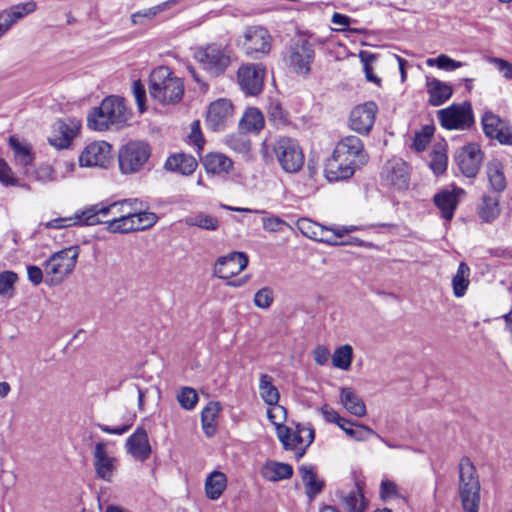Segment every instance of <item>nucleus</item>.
I'll return each instance as SVG.
<instances>
[{
    "mask_svg": "<svg viewBox=\"0 0 512 512\" xmlns=\"http://www.w3.org/2000/svg\"><path fill=\"white\" fill-rule=\"evenodd\" d=\"M380 498L383 501H387L391 498H402L398 485L388 479L382 480L380 484Z\"/></svg>",
    "mask_w": 512,
    "mask_h": 512,
    "instance_id": "obj_56",
    "label": "nucleus"
},
{
    "mask_svg": "<svg viewBox=\"0 0 512 512\" xmlns=\"http://www.w3.org/2000/svg\"><path fill=\"white\" fill-rule=\"evenodd\" d=\"M274 300L273 290L270 287H263L258 290L254 296V304L258 308L267 309Z\"/></svg>",
    "mask_w": 512,
    "mask_h": 512,
    "instance_id": "obj_58",
    "label": "nucleus"
},
{
    "mask_svg": "<svg viewBox=\"0 0 512 512\" xmlns=\"http://www.w3.org/2000/svg\"><path fill=\"white\" fill-rule=\"evenodd\" d=\"M340 402L349 413L357 417H362L366 414L365 403L352 388L345 387L341 389Z\"/></svg>",
    "mask_w": 512,
    "mask_h": 512,
    "instance_id": "obj_37",
    "label": "nucleus"
},
{
    "mask_svg": "<svg viewBox=\"0 0 512 512\" xmlns=\"http://www.w3.org/2000/svg\"><path fill=\"white\" fill-rule=\"evenodd\" d=\"M236 43L246 55L259 58V55H266L270 52L272 37L262 26H249L237 38Z\"/></svg>",
    "mask_w": 512,
    "mask_h": 512,
    "instance_id": "obj_6",
    "label": "nucleus"
},
{
    "mask_svg": "<svg viewBox=\"0 0 512 512\" xmlns=\"http://www.w3.org/2000/svg\"><path fill=\"white\" fill-rule=\"evenodd\" d=\"M381 181L383 185L398 191L408 189L410 173L407 163L400 158L388 160L382 168Z\"/></svg>",
    "mask_w": 512,
    "mask_h": 512,
    "instance_id": "obj_9",
    "label": "nucleus"
},
{
    "mask_svg": "<svg viewBox=\"0 0 512 512\" xmlns=\"http://www.w3.org/2000/svg\"><path fill=\"white\" fill-rule=\"evenodd\" d=\"M488 62L493 64L499 73L506 79L512 80V63L498 57H489Z\"/></svg>",
    "mask_w": 512,
    "mask_h": 512,
    "instance_id": "obj_62",
    "label": "nucleus"
},
{
    "mask_svg": "<svg viewBox=\"0 0 512 512\" xmlns=\"http://www.w3.org/2000/svg\"><path fill=\"white\" fill-rule=\"evenodd\" d=\"M9 145L13 150L16 164L24 168L25 175L29 176L34 161L31 145L26 141L19 140L16 136L9 138Z\"/></svg>",
    "mask_w": 512,
    "mask_h": 512,
    "instance_id": "obj_27",
    "label": "nucleus"
},
{
    "mask_svg": "<svg viewBox=\"0 0 512 512\" xmlns=\"http://www.w3.org/2000/svg\"><path fill=\"white\" fill-rule=\"evenodd\" d=\"M183 221L189 227H197L207 231H216L220 226L218 217L203 211L193 212L187 215Z\"/></svg>",
    "mask_w": 512,
    "mask_h": 512,
    "instance_id": "obj_36",
    "label": "nucleus"
},
{
    "mask_svg": "<svg viewBox=\"0 0 512 512\" xmlns=\"http://www.w3.org/2000/svg\"><path fill=\"white\" fill-rule=\"evenodd\" d=\"M111 145L105 141L90 143L79 157L81 166L105 168L112 159Z\"/></svg>",
    "mask_w": 512,
    "mask_h": 512,
    "instance_id": "obj_18",
    "label": "nucleus"
},
{
    "mask_svg": "<svg viewBox=\"0 0 512 512\" xmlns=\"http://www.w3.org/2000/svg\"><path fill=\"white\" fill-rule=\"evenodd\" d=\"M259 390L262 400L267 405H275L279 402L280 394L278 389L272 383V377L268 374H261L259 380Z\"/></svg>",
    "mask_w": 512,
    "mask_h": 512,
    "instance_id": "obj_47",
    "label": "nucleus"
},
{
    "mask_svg": "<svg viewBox=\"0 0 512 512\" xmlns=\"http://www.w3.org/2000/svg\"><path fill=\"white\" fill-rule=\"evenodd\" d=\"M219 412L220 406L217 402H209L201 412L202 429L207 437L216 433Z\"/></svg>",
    "mask_w": 512,
    "mask_h": 512,
    "instance_id": "obj_41",
    "label": "nucleus"
},
{
    "mask_svg": "<svg viewBox=\"0 0 512 512\" xmlns=\"http://www.w3.org/2000/svg\"><path fill=\"white\" fill-rule=\"evenodd\" d=\"M132 93L134 95L138 111L144 113L146 111L145 100L146 91L145 87L140 80H135L132 84Z\"/></svg>",
    "mask_w": 512,
    "mask_h": 512,
    "instance_id": "obj_60",
    "label": "nucleus"
},
{
    "mask_svg": "<svg viewBox=\"0 0 512 512\" xmlns=\"http://www.w3.org/2000/svg\"><path fill=\"white\" fill-rule=\"evenodd\" d=\"M248 265V257L243 252H232L219 257L214 266V275L221 279H229L241 273Z\"/></svg>",
    "mask_w": 512,
    "mask_h": 512,
    "instance_id": "obj_19",
    "label": "nucleus"
},
{
    "mask_svg": "<svg viewBox=\"0 0 512 512\" xmlns=\"http://www.w3.org/2000/svg\"><path fill=\"white\" fill-rule=\"evenodd\" d=\"M18 276L13 271H4L0 273V296L12 298L15 293V283Z\"/></svg>",
    "mask_w": 512,
    "mask_h": 512,
    "instance_id": "obj_50",
    "label": "nucleus"
},
{
    "mask_svg": "<svg viewBox=\"0 0 512 512\" xmlns=\"http://www.w3.org/2000/svg\"><path fill=\"white\" fill-rule=\"evenodd\" d=\"M261 475L267 481L277 482L291 478L293 475V467L287 463L268 461L262 467Z\"/></svg>",
    "mask_w": 512,
    "mask_h": 512,
    "instance_id": "obj_33",
    "label": "nucleus"
},
{
    "mask_svg": "<svg viewBox=\"0 0 512 512\" xmlns=\"http://www.w3.org/2000/svg\"><path fill=\"white\" fill-rule=\"evenodd\" d=\"M358 167L354 162L345 161L332 154L325 165V176L329 182H337L351 178Z\"/></svg>",
    "mask_w": 512,
    "mask_h": 512,
    "instance_id": "obj_23",
    "label": "nucleus"
},
{
    "mask_svg": "<svg viewBox=\"0 0 512 512\" xmlns=\"http://www.w3.org/2000/svg\"><path fill=\"white\" fill-rule=\"evenodd\" d=\"M470 268L465 262L458 266L456 274L452 278V287L455 297H463L469 287Z\"/></svg>",
    "mask_w": 512,
    "mask_h": 512,
    "instance_id": "obj_45",
    "label": "nucleus"
},
{
    "mask_svg": "<svg viewBox=\"0 0 512 512\" xmlns=\"http://www.w3.org/2000/svg\"><path fill=\"white\" fill-rule=\"evenodd\" d=\"M484 134L490 138L497 140L503 145H512V126L508 120L500 118L491 111H486L482 118Z\"/></svg>",
    "mask_w": 512,
    "mask_h": 512,
    "instance_id": "obj_13",
    "label": "nucleus"
},
{
    "mask_svg": "<svg viewBox=\"0 0 512 512\" xmlns=\"http://www.w3.org/2000/svg\"><path fill=\"white\" fill-rule=\"evenodd\" d=\"M441 126L447 130H467L474 125V114L470 102L452 104L437 112Z\"/></svg>",
    "mask_w": 512,
    "mask_h": 512,
    "instance_id": "obj_8",
    "label": "nucleus"
},
{
    "mask_svg": "<svg viewBox=\"0 0 512 512\" xmlns=\"http://www.w3.org/2000/svg\"><path fill=\"white\" fill-rule=\"evenodd\" d=\"M131 116L125 99L111 95L104 98L99 107L91 110L87 117V125L95 131L120 130L128 125Z\"/></svg>",
    "mask_w": 512,
    "mask_h": 512,
    "instance_id": "obj_1",
    "label": "nucleus"
},
{
    "mask_svg": "<svg viewBox=\"0 0 512 512\" xmlns=\"http://www.w3.org/2000/svg\"><path fill=\"white\" fill-rule=\"evenodd\" d=\"M117 415L119 416L121 423L116 427H110L105 424H98V428L107 434L114 435H123L125 434L133 425L135 420V414L133 412L128 411L125 408H120L117 410Z\"/></svg>",
    "mask_w": 512,
    "mask_h": 512,
    "instance_id": "obj_42",
    "label": "nucleus"
},
{
    "mask_svg": "<svg viewBox=\"0 0 512 512\" xmlns=\"http://www.w3.org/2000/svg\"><path fill=\"white\" fill-rule=\"evenodd\" d=\"M434 134V127L426 125L422 129L415 133L413 140V147L416 151H424L431 141Z\"/></svg>",
    "mask_w": 512,
    "mask_h": 512,
    "instance_id": "obj_51",
    "label": "nucleus"
},
{
    "mask_svg": "<svg viewBox=\"0 0 512 512\" xmlns=\"http://www.w3.org/2000/svg\"><path fill=\"white\" fill-rule=\"evenodd\" d=\"M93 466L98 478L112 482L118 469V459L110 454L108 442L99 441L93 450Z\"/></svg>",
    "mask_w": 512,
    "mask_h": 512,
    "instance_id": "obj_11",
    "label": "nucleus"
},
{
    "mask_svg": "<svg viewBox=\"0 0 512 512\" xmlns=\"http://www.w3.org/2000/svg\"><path fill=\"white\" fill-rule=\"evenodd\" d=\"M426 87L429 95L428 103L431 106L437 107L444 104L453 94V88L450 84L436 78H427Z\"/></svg>",
    "mask_w": 512,
    "mask_h": 512,
    "instance_id": "obj_29",
    "label": "nucleus"
},
{
    "mask_svg": "<svg viewBox=\"0 0 512 512\" xmlns=\"http://www.w3.org/2000/svg\"><path fill=\"white\" fill-rule=\"evenodd\" d=\"M314 55V47L309 41H298L290 49L289 64L297 73L308 74Z\"/></svg>",
    "mask_w": 512,
    "mask_h": 512,
    "instance_id": "obj_20",
    "label": "nucleus"
},
{
    "mask_svg": "<svg viewBox=\"0 0 512 512\" xmlns=\"http://www.w3.org/2000/svg\"><path fill=\"white\" fill-rule=\"evenodd\" d=\"M269 120L275 126H285L288 124V113L282 108L279 102H271L268 107Z\"/></svg>",
    "mask_w": 512,
    "mask_h": 512,
    "instance_id": "obj_53",
    "label": "nucleus"
},
{
    "mask_svg": "<svg viewBox=\"0 0 512 512\" xmlns=\"http://www.w3.org/2000/svg\"><path fill=\"white\" fill-rule=\"evenodd\" d=\"M299 474L305 486L307 497L312 500L324 488V480L317 478L316 468L313 465H302L299 467Z\"/></svg>",
    "mask_w": 512,
    "mask_h": 512,
    "instance_id": "obj_31",
    "label": "nucleus"
},
{
    "mask_svg": "<svg viewBox=\"0 0 512 512\" xmlns=\"http://www.w3.org/2000/svg\"><path fill=\"white\" fill-rule=\"evenodd\" d=\"M203 165L208 173H228L233 168L232 160L222 153H209L203 159Z\"/></svg>",
    "mask_w": 512,
    "mask_h": 512,
    "instance_id": "obj_39",
    "label": "nucleus"
},
{
    "mask_svg": "<svg viewBox=\"0 0 512 512\" xmlns=\"http://www.w3.org/2000/svg\"><path fill=\"white\" fill-rule=\"evenodd\" d=\"M435 206L441 211L442 217L450 221L458 205V197L455 191L442 190L433 198Z\"/></svg>",
    "mask_w": 512,
    "mask_h": 512,
    "instance_id": "obj_34",
    "label": "nucleus"
},
{
    "mask_svg": "<svg viewBox=\"0 0 512 512\" xmlns=\"http://www.w3.org/2000/svg\"><path fill=\"white\" fill-rule=\"evenodd\" d=\"M299 230L301 233L310 238V239H316L317 233L319 231L320 225L310 221L309 219L302 218L297 223Z\"/></svg>",
    "mask_w": 512,
    "mask_h": 512,
    "instance_id": "obj_63",
    "label": "nucleus"
},
{
    "mask_svg": "<svg viewBox=\"0 0 512 512\" xmlns=\"http://www.w3.org/2000/svg\"><path fill=\"white\" fill-rule=\"evenodd\" d=\"M125 447L127 452L139 461H145L151 454L148 436L143 429H137L129 436Z\"/></svg>",
    "mask_w": 512,
    "mask_h": 512,
    "instance_id": "obj_26",
    "label": "nucleus"
},
{
    "mask_svg": "<svg viewBox=\"0 0 512 512\" xmlns=\"http://www.w3.org/2000/svg\"><path fill=\"white\" fill-rule=\"evenodd\" d=\"M263 229L268 232H281L283 227L290 225L283 219L275 215H268L262 218Z\"/></svg>",
    "mask_w": 512,
    "mask_h": 512,
    "instance_id": "obj_57",
    "label": "nucleus"
},
{
    "mask_svg": "<svg viewBox=\"0 0 512 512\" xmlns=\"http://www.w3.org/2000/svg\"><path fill=\"white\" fill-rule=\"evenodd\" d=\"M129 218L123 222L126 226L122 228L124 233L148 229L158 221V216L155 213L141 211L137 205L133 206V213Z\"/></svg>",
    "mask_w": 512,
    "mask_h": 512,
    "instance_id": "obj_28",
    "label": "nucleus"
},
{
    "mask_svg": "<svg viewBox=\"0 0 512 512\" xmlns=\"http://www.w3.org/2000/svg\"><path fill=\"white\" fill-rule=\"evenodd\" d=\"M0 182L6 186H23L21 185L19 180L13 176V172L6 161L0 158Z\"/></svg>",
    "mask_w": 512,
    "mask_h": 512,
    "instance_id": "obj_59",
    "label": "nucleus"
},
{
    "mask_svg": "<svg viewBox=\"0 0 512 512\" xmlns=\"http://www.w3.org/2000/svg\"><path fill=\"white\" fill-rule=\"evenodd\" d=\"M137 199H123L112 203H104L103 217L112 216V219L106 221L107 230L110 233H124L122 230L123 222L130 219L129 216L133 213V206L138 205Z\"/></svg>",
    "mask_w": 512,
    "mask_h": 512,
    "instance_id": "obj_10",
    "label": "nucleus"
},
{
    "mask_svg": "<svg viewBox=\"0 0 512 512\" xmlns=\"http://www.w3.org/2000/svg\"><path fill=\"white\" fill-rule=\"evenodd\" d=\"M151 155L149 145L142 141H130L118 152L119 169L123 174H133L142 169Z\"/></svg>",
    "mask_w": 512,
    "mask_h": 512,
    "instance_id": "obj_5",
    "label": "nucleus"
},
{
    "mask_svg": "<svg viewBox=\"0 0 512 512\" xmlns=\"http://www.w3.org/2000/svg\"><path fill=\"white\" fill-rule=\"evenodd\" d=\"M166 71L167 74L162 80V105L177 104L184 95L183 79L174 76L169 68L162 66V72Z\"/></svg>",
    "mask_w": 512,
    "mask_h": 512,
    "instance_id": "obj_22",
    "label": "nucleus"
},
{
    "mask_svg": "<svg viewBox=\"0 0 512 512\" xmlns=\"http://www.w3.org/2000/svg\"><path fill=\"white\" fill-rule=\"evenodd\" d=\"M265 69L261 64H244L237 71V82L246 95H258L263 89Z\"/></svg>",
    "mask_w": 512,
    "mask_h": 512,
    "instance_id": "obj_14",
    "label": "nucleus"
},
{
    "mask_svg": "<svg viewBox=\"0 0 512 512\" xmlns=\"http://www.w3.org/2000/svg\"><path fill=\"white\" fill-rule=\"evenodd\" d=\"M198 167L196 158L183 152L173 153L166 159L164 168L182 176L192 175Z\"/></svg>",
    "mask_w": 512,
    "mask_h": 512,
    "instance_id": "obj_25",
    "label": "nucleus"
},
{
    "mask_svg": "<svg viewBox=\"0 0 512 512\" xmlns=\"http://www.w3.org/2000/svg\"><path fill=\"white\" fill-rule=\"evenodd\" d=\"M276 158L287 173H296L304 165V153L297 140L290 137H280L273 145Z\"/></svg>",
    "mask_w": 512,
    "mask_h": 512,
    "instance_id": "obj_7",
    "label": "nucleus"
},
{
    "mask_svg": "<svg viewBox=\"0 0 512 512\" xmlns=\"http://www.w3.org/2000/svg\"><path fill=\"white\" fill-rule=\"evenodd\" d=\"M479 491L480 483L475 467L468 457H463L459 463V493L466 512H478Z\"/></svg>",
    "mask_w": 512,
    "mask_h": 512,
    "instance_id": "obj_3",
    "label": "nucleus"
},
{
    "mask_svg": "<svg viewBox=\"0 0 512 512\" xmlns=\"http://www.w3.org/2000/svg\"><path fill=\"white\" fill-rule=\"evenodd\" d=\"M188 142L190 145H193L197 148L198 152H200L205 144V139L201 132L200 121L194 120L190 125V133L188 135Z\"/></svg>",
    "mask_w": 512,
    "mask_h": 512,
    "instance_id": "obj_55",
    "label": "nucleus"
},
{
    "mask_svg": "<svg viewBox=\"0 0 512 512\" xmlns=\"http://www.w3.org/2000/svg\"><path fill=\"white\" fill-rule=\"evenodd\" d=\"M37 8L35 1L20 3L0 13V37L20 19L34 12Z\"/></svg>",
    "mask_w": 512,
    "mask_h": 512,
    "instance_id": "obj_24",
    "label": "nucleus"
},
{
    "mask_svg": "<svg viewBox=\"0 0 512 512\" xmlns=\"http://www.w3.org/2000/svg\"><path fill=\"white\" fill-rule=\"evenodd\" d=\"M377 111L374 102L356 106L350 112L349 127L361 135H368L373 128Z\"/></svg>",
    "mask_w": 512,
    "mask_h": 512,
    "instance_id": "obj_17",
    "label": "nucleus"
},
{
    "mask_svg": "<svg viewBox=\"0 0 512 512\" xmlns=\"http://www.w3.org/2000/svg\"><path fill=\"white\" fill-rule=\"evenodd\" d=\"M104 202L85 207L72 216L73 224L80 226H93L101 223L99 216H103Z\"/></svg>",
    "mask_w": 512,
    "mask_h": 512,
    "instance_id": "obj_32",
    "label": "nucleus"
},
{
    "mask_svg": "<svg viewBox=\"0 0 512 512\" xmlns=\"http://www.w3.org/2000/svg\"><path fill=\"white\" fill-rule=\"evenodd\" d=\"M333 153L345 161L354 162L357 167L363 166L368 161L362 140L354 135L343 137L336 144Z\"/></svg>",
    "mask_w": 512,
    "mask_h": 512,
    "instance_id": "obj_15",
    "label": "nucleus"
},
{
    "mask_svg": "<svg viewBox=\"0 0 512 512\" xmlns=\"http://www.w3.org/2000/svg\"><path fill=\"white\" fill-rule=\"evenodd\" d=\"M429 166L436 175L444 173L447 169V155L442 146L435 147L430 153Z\"/></svg>",
    "mask_w": 512,
    "mask_h": 512,
    "instance_id": "obj_49",
    "label": "nucleus"
},
{
    "mask_svg": "<svg viewBox=\"0 0 512 512\" xmlns=\"http://www.w3.org/2000/svg\"><path fill=\"white\" fill-rule=\"evenodd\" d=\"M234 107L230 100L220 98L209 105L206 124L212 131H223L233 121Z\"/></svg>",
    "mask_w": 512,
    "mask_h": 512,
    "instance_id": "obj_16",
    "label": "nucleus"
},
{
    "mask_svg": "<svg viewBox=\"0 0 512 512\" xmlns=\"http://www.w3.org/2000/svg\"><path fill=\"white\" fill-rule=\"evenodd\" d=\"M338 426L353 440L367 441L371 436L377 435L376 432L370 427L353 423L347 419L338 423Z\"/></svg>",
    "mask_w": 512,
    "mask_h": 512,
    "instance_id": "obj_43",
    "label": "nucleus"
},
{
    "mask_svg": "<svg viewBox=\"0 0 512 512\" xmlns=\"http://www.w3.org/2000/svg\"><path fill=\"white\" fill-rule=\"evenodd\" d=\"M29 176H33L37 181L42 183L56 180V173L52 166L48 164L41 165L35 170L31 168Z\"/></svg>",
    "mask_w": 512,
    "mask_h": 512,
    "instance_id": "obj_54",
    "label": "nucleus"
},
{
    "mask_svg": "<svg viewBox=\"0 0 512 512\" xmlns=\"http://www.w3.org/2000/svg\"><path fill=\"white\" fill-rule=\"evenodd\" d=\"M194 57L209 74L217 77L232 63L234 51L229 44L213 42L197 48Z\"/></svg>",
    "mask_w": 512,
    "mask_h": 512,
    "instance_id": "obj_2",
    "label": "nucleus"
},
{
    "mask_svg": "<svg viewBox=\"0 0 512 512\" xmlns=\"http://www.w3.org/2000/svg\"><path fill=\"white\" fill-rule=\"evenodd\" d=\"M278 437L286 450H295L302 444L308 447L314 440V430L310 427L298 425L293 431L288 427L278 431Z\"/></svg>",
    "mask_w": 512,
    "mask_h": 512,
    "instance_id": "obj_21",
    "label": "nucleus"
},
{
    "mask_svg": "<svg viewBox=\"0 0 512 512\" xmlns=\"http://www.w3.org/2000/svg\"><path fill=\"white\" fill-rule=\"evenodd\" d=\"M79 128L80 125L77 121H59L57 123L55 134L49 139L51 145L59 149L67 148L75 137Z\"/></svg>",
    "mask_w": 512,
    "mask_h": 512,
    "instance_id": "obj_30",
    "label": "nucleus"
},
{
    "mask_svg": "<svg viewBox=\"0 0 512 512\" xmlns=\"http://www.w3.org/2000/svg\"><path fill=\"white\" fill-rule=\"evenodd\" d=\"M239 126L245 132H259L264 126V117L257 108H249L240 120Z\"/></svg>",
    "mask_w": 512,
    "mask_h": 512,
    "instance_id": "obj_46",
    "label": "nucleus"
},
{
    "mask_svg": "<svg viewBox=\"0 0 512 512\" xmlns=\"http://www.w3.org/2000/svg\"><path fill=\"white\" fill-rule=\"evenodd\" d=\"M337 496L342 500L348 512H364L366 503L362 488L358 482L355 488L349 493L344 494L343 491L337 492Z\"/></svg>",
    "mask_w": 512,
    "mask_h": 512,
    "instance_id": "obj_38",
    "label": "nucleus"
},
{
    "mask_svg": "<svg viewBox=\"0 0 512 512\" xmlns=\"http://www.w3.org/2000/svg\"><path fill=\"white\" fill-rule=\"evenodd\" d=\"M226 486V475L220 471H213L205 480L206 496L211 500H216L222 495Z\"/></svg>",
    "mask_w": 512,
    "mask_h": 512,
    "instance_id": "obj_40",
    "label": "nucleus"
},
{
    "mask_svg": "<svg viewBox=\"0 0 512 512\" xmlns=\"http://www.w3.org/2000/svg\"><path fill=\"white\" fill-rule=\"evenodd\" d=\"M454 160L464 176L474 178L479 172L483 154L478 144L470 143L455 152Z\"/></svg>",
    "mask_w": 512,
    "mask_h": 512,
    "instance_id": "obj_12",
    "label": "nucleus"
},
{
    "mask_svg": "<svg viewBox=\"0 0 512 512\" xmlns=\"http://www.w3.org/2000/svg\"><path fill=\"white\" fill-rule=\"evenodd\" d=\"M79 255L78 246H70L54 253L44 264L51 284L61 283L75 268Z\"/></svg>",
    "mask_w": 512,
    "mask_h": 512,
    "instance_id": "obj_4",
    "label": "nucleus"
},
{
    "mask_svg": "<svg viewBox=\"0 0 512 512\" xmlns=\"http://www.w3.org/2000/svg\"><path fill=\"white\" fill-rule=\"evenodd\" d=\"M270 406L271 408L267 410V417L272 424L280 429L281 424L286 419V409L278 403Z\"/></svg>",
    "mask_w": 512,
    "mask_h": 512,
    "instance_id": "obj_61",
    "label": "nucleus"
},
{
    "mask_svg": "<svg viewBox=\"0 0 512 512\" xmlns=\"http://www.w3.org/2000/svg\"><path fill=\"white\" fill-rule=\"evenodd\" d=\"M177 400L183 409L192 410L198 402V394L191 387H183L177 393Z\"/></svg>",
    "mask_w": 512,
    "mask_h": 512,
    "instance_id": "obj_52",
    "label": "nucleus"
},
{
    "mask_svg": "<svg viewBox=\"0 0 512 512\" xmlns=\"http://www.w3.org/2000/svg\"><path fill=\"white\" fill-rule=\"evenodd\" d=\"M499 200L500 196L497 194L483 195L478 206V216L483 222L491 223L499 216Z\"/></svg>",
    "mask_w": 512,
    "mask_h": 512,
    "instance_id": "obj_35",
    "label": "nucleus"
},
{
    "mask_svg": "<svg viewBox=\"0 0 512 512\" xmlns=\"http://www.w3.org/2000/svg\"><path fill=\"white\" fill-rule=\"evenodd\" d=\"M487 177L491 189L495 194L499 195L506 188V178L504 175L503 168L499 162H489L487 164Z\"/></svg>",
    "mask_w": 512,
    "mask_h": 512,
    "instance_id": "obj_44",
    "label": "nucleus"
},
{
    "mask_svg": "<svg viewBox=\"0 0 512 512\" xmlns=\"http://www.w3.org/2000/svg\"><path fill=\"white\" fill-rule=\"evenodd\" d=\"M435 64L439 69L453 71L463 66V63L456 61L445 54L439 55L435 59Z\"/></svg>",
    "mask_w": 512,
    "mask_h": 512,
    "instance_id": "obj_64",
    "label": "nucleus"
},
{
    "mask_svg": "<svg viewBox=\"0 0 512 512\" xmlns=\"http://www.w3.org/2000/svg\"><path fill=\"white\" fill-rule=\"evenodd\" d=\"M353 359V349L350 345L346 344L337 348L332 355V364L334 367L348 370L351 366Z\"/></svg>",
    "mask_w": 512,
    "mask_h": 512,
    "instance_id": "obj_48",
    "label": "nucleus"
}]
</instances>
